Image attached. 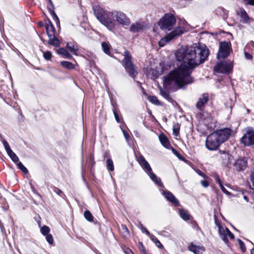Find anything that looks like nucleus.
<instances>
[{
	"label": "nucleus",
	"mask_w": 254,
	"mask_h": 254,
	"mask_svg": "<svg viewBox=\"0 0 254 254\" xmlns=\"http://www.w3.org/2000/svg\"><path fill=\"white\" fill-rule=\"evenodd\" d=\"M137 161L141 167L146 164L148 162L145 160V158L142 155H140Z\"/></svg>",
	"instance_id": "nucleus-34"
},
{
	"label": "nucleus",
	"mask_w": 254,
	"mask_h": 254,
	"mask_svg": "<svg viewBox=\"0 0 254 254\" xmlns=\"http://www.w3.org/2000/svg\"><path fill=\"white\" fill-rule=\"evenodd\" d=\"M55 192L59 195H60L63 192L61 190H60L58 188H56L55 190Z\"/></svg>",
	"instance_id": "nucleus-54"
},
{
	"label": "nucleus",
	"mask_w": 254,
	"mask_h": 254,
	"mask_svg": "<svg viewBox=\"0 0 254 254\" xmlns=\"http://www.w3.org/2000/svg\"><path fill=\"white\" fill-rule=\"evenodd\" d=\"M48 44L55 47H58L60 45V42L59 40L55 37L54 35L53 37H49Z\"/></svg>",
	"instance_id": "nucleus-23"
},
{
	"label": "nucleus",
	"mask_w": 254,
	"mask_h": 254,
	"mask_svg": "<svg viewBox=\"0 0 254 254\" xmlns=\"http://www.w3.org/2000/svg\"><path fill=\"white\" fill-rule=\"evenodd\" d=\"M50 230L49 227L47 226L42 227L40 229L41 233L44 236L49 234Z\"/></svg>",
	"instance_id": "nucleus-35"
},
{
	"label": "nucleus",
	"mask_w": 254,
	"mask_h": 254,
	"mask_svg": "<svg viewBox=\"0 0 254 254\" xmlns=\"http://www.w3.org/2000/svg\"><path fill=\"white\" fill-rule=\"evenodd\" d=\"M66 48L73 54L77 55V49L75 47V46L71 43H67L66 45Z\"/></svg>",
	"instance_id": "nucleus-31"
},
{
	"label": "nucleus",
	"mask_w": 254,
	"mask_h": 254,
	"mask_svg": "<svg viewBox=\"0 0 254 254\" xmlns=\"http://www.w3.org/2000/svg\"><path fill=\"white\" fill-rule=\"evenodd\" d=\"M179 215L180 217L184 220H188L190 219L189 214L183 209H180Z\"/></svg>",
	"instance_id": "nucleus-29"
},
{
	"label": "nucleus",
	"mask_w": 254,
	"mask_h": 254,
	"mask_svg": "<svg viewBox=\"0 0 254 254\" xmlns=\"http://www.w3.org/2000/svg\"><path fill=\"white\" fill-rule=\"evenodd\" d=\"M173 134L175 136H177L179 134V130H180V127H179L178 125H174L173 128Z\"/></svg>",
	"instance_id": "nucleus-39"
},
{
	"label": "nucleus",
	"mask_w": 254,
	"mask_h": 254,
	"mask_svg": "<svg viewBox=\"0 0 254 254\" xmlns=\"http://www.w3.org/2000/svg\"><path fill=\"white\" fill-rule=\"evenodd\" d=\"M230 47L227 42H221L219 46V52L217 55L218 60L227 58L230 54Z\"/></svg>",
	"instance_id": "nucleus-8"
},
{
	"label": "nucleus",
	"mask_w": 254,
	"mask_h": 254,
	"mask_svg": "<svg viewBox=\"0 0 254 254\" xmlns=\"http://www.w3.org/2000/svg\"><path fill=\"white\" fill-rule=\"evenodd\" d=\"M92 8L97 19L109 30L113 31L116 27L113 19V11L106 10L99 5H94Z\"/></svg>",
	"instance_id": "nucleus-3"
},
{
	"label": "nucleus",
	"mask_w": 254,
	"mask_h": 254,
	"mask_svg": "<svg viewBox=\"0 0 254 254\" xmlns=\"http://www.w3.org/2000/svg\"><path fill=\"white\" fill-rule=\"evenodd\" d=\"M238 241L239 246L240 247L241 250H242V251L243 252H244L246 251V247H245L244 243L240 239H238Z\"/></svg>",
	"instance_id": "nucleus-42"
},
{
	"label": "nucleus",
	"mask_w": 254,
	"mask_h": 254,
	"mask_svg": "<svg viewBox=\"0 0 254 254\" xmlns=\"http://www.w3.org/2000/svg\"><path fill=\"white\" fill-rule=\"evenodd\" d=\"M163 195L165 196L166 198L170 201L172 204L178 206L179 205V201L175 197V196L169 191H164L163 192Z\"/></svg>",
	"instance_id": "nucleus-17"
},
{
	"label": "nucleus",
	"mask_w": 254,
	"mask_h": 254,
	"mask_svg": "<svg viewBox=\"0 0 254 254\" xmlns=\"http://www.w3.org/2000/svg\"><path fill=\"white\" fill-rule=\"evenodd\" d=\"M198 116H199V118L200 119L205 121V124H208L211 123L212 119L211 115L207 112H200Z\"/></svg>",
	"instance_id": "nucleus-20"
},
{
	"label": "nucleus",
	"mask_w": 254,
	"mask_h": 254,
	"mask_svg": "<svg viewBox=\"0 0 254 254\" xmlns=\"http://www.w3.org/2000/svg\"><path fill=\"white\" fill-rule=\"evenodd\" d=\"M102 49L104 51V52L107 54V55H110V45L109 44L106 43V42H103L101 44Z\"/></svg>",
	"instance_id": "nucleus-25"
},
{
	"label": "nucleus",
	"mask_w": 254,
	"mask_h": 254,
	"mask_svg": "<svg viewBox=\"0 0 254 254\" xmlns=\"http://www.w3.org/2000/svg\"><path fill=\"white\" fill-rule=\"evenodd\" d=\"M244 55L245 58L247 60H251L253 58L252 55L246 52H245Z\"/></svg>",
	"instance_id": "nucleus-49"
},
{
	"label": "nucleus",
	"mask_w": 254,
	"mask_h": 254,
	"mask_svg": "<svg viewBox=\"0 0 254 254\" xmlns=\"http://www.w3.org/2000/svg\"><path fill=\"white\" fill-rule=\"evenodd\" d=\"M123 227H124V228H125L126 229L127 232H128V230H127V228L126 227V226L124 225V226H123Z\"/></svg>",
	"instance_id": "nucleus-59"
},
{
	"label": "nucleus",
	"mask_w": 254,
	"mask_h": 254,
	"mask_svg": "<svg viewBox=\"0 0 254 254\" xmlns=\"http://www.w3.org/2000/svg\"><path fill=\"white\" fill-rule=\"evenodd\" d=\"M51 14L52 15L53 19L56 21H57L58 22H59V18L57 16V15H56V14L55 13V12H53L52 13H51Z\"/></svg>",
	"instance_id": "nucleus-48"
},
{
	"label": "nucleus",
	"mask_w": 254,
	"mask_h": 254,
	"mask_svg": "<svg viewBox=\"0 0 254 254\" xmlns=\"http://www.w3.org/2000/svg\"><path fill=\"white\" fill-rule=\"evenodd\" d=\"M176 22L175 16L171 14H166L159 22V25L164 31L172 29Z\"/></svg>",
	"instance_id": "nucleus-4"
},
{
	"label": "nucleus",
	"mask_w": 254,
	"mask_h": 254,
	"mask_svg": "<svg viewBox=\"0 0 254 254\" xmlns=\"http://www.w3.org/2000/svg\"><path fill=\"white\" fill-rule=\"evenodd\" d=\"M113 18H115L116 21L123 25H129L130 24L129 19L125 13L119 11H113Z\"/></svg>",
	"instance_id": "nucleus-11"
},
{
	"label": "nucleus",
	"mask_w": 254,
	"mask_h": 254,
	"mask_svg": "<svg viewBox=\"0 0 254 254\" xmlns=\"http://www.w3.org/2000/svg\"><path fill=\"white\" fill-rule=\"evenodd\" d=\"M189 250L194 254H202L205 251V248L191 244L189 247Z\"/></svg>",
	"instance_id": "nucleus-18"
},
{
	"label": "nucleus",
	"mask_w": 254,
	"mask_h": 254,
	"mask_svg": "<svg viewBox=\"0 0 254 254\" xmlns=\"http://www.w3.org/2000/svg\"><path fill=\"white\" fill-rule=\"evenodd\" d=\"M222 191L225 193V194L229 195L230 194L229 192L226 190V189L224 188V187L222 185V184H220V186Z\"/></svg>",
	"instance_id": "nucleus-47"
},
{
	"label": "nucleus",
	"mask_w": 254,
	"mask_h": 254,
	"mask_svg": "<svg viewBox=\"0 0 254 254\" xmlns=\"http://www.w3.org/2000/svg\"><path fill=\"white\" fill-rule=\"evenodd\" d=\"M38 24H39V25L40 26H42L43 25V23H42V22H39L38 23Z\"/></svg>",
	"instance_id": "nucleus-58"
},
{
	"label": "nucleus",
	"mask_w": 254,
	"mask_h": 254,
	"mask_svg": "<svg viewBox=\"0 0 254 254\" xmlns=\"http://www.w3.org/2000/svg\"><path fill=\"white\" fill-rule=\"evenodd\" d=\"M209 54V50L205 45L194 44L190 47L180 48L176 52L175 57L178 61L182 62L164 77V87L167 90L176 91L192 83L191 73L207 59Z\"/></svg>",
	"instance_id": "nucleus-1"
},
{
	"label": "nucleus",
	"mask_w": 254,
	"mask_h": 254,
	"mask_svg": "<svg viewBox=\"0 0 254 254\" xmlns=\"http://www.w3.org/2000/svg\"><path fill=\"white\" fill-rule=\"evenodd\" d=\"M45 24H46L45 28L50 27L51 26H53V24H52V22H51V21L49 19H47L45 21Z\"/></svg>",
	"instance_id": "nucleus-51"
},
{
	"label": "nucleus",
	"mask_w": 254,
	"mask_h": 254,
	"mask_svg": "<svg viewBox=\"0 0 254 254\" xmlns=\"http://www.w3.org/2000/svg\"><path fill=\"white\" fill-rule=\"evenodd\" d=\"M232 68L233 63L231 62H219L214 67V70L217 72L229 73L231 71Z\"/></svg>",
	"instance_id": "nucleus-7"
},
{
	"label": "nucleus",
	"mask_w": 254,
	"mask_h": 254,
	"mask_svg": "<svg viewBox=\"0 0 254 254\" xmlns=\"http://www.w3.org/2000/svg\"><path fill=\"white\" fill-rule=\"evenodd\" d=\"M48 8L49 10L50 11V13L54 12V6L53 3L52 4H50L49 5H48Z\"/></svg>",
	"instance_id": "nucleus-45"
},
{
	"label": "nucleus",
	"mask_w": 254,
	"mask_h": 254,
	"mask_svg": "<svg viewBox=\"0 0 254 254\" xmlns=\"http://www.w3.org/2000/svg\"><path fill=\"white\" fill-rule=\"evenodd\" d=\"M18 168L21 170L25 174L28 173V170L22 164V163L20 162H18L17 164Z\"/></svg>",
	"instance_id": "nucleus-36"
},
{
	"label": "nucleus",
	"mask_w": 254,
	"mask_h": 254,
	"mask_svg": "<svg viewBox=\"0 0 254 254\" xmlns=\"http://www.w3.org/2000/svg\"><path fill=\"white\" fill-rule=\"evenodd\" d=\"M218 226L220 238L225 243L227 244L229 242L227 236H228L231 239L234 238V235L227 228L222 227L220 225H218Z\"/></svg>",
	"instance_id": "nucleus-12"
},
{
	"label": "nucleus",
	"mask_w": 254,
	"mask_h": 254,
	"mask_svg": "<svg viewBox=\"0 0 254 254\" xmlns=\"http://www.w3.org/2000/svg\"><path fill=\"white\" fill-rule=\"evenodd\" d=\"M124 56L125 57L123 60L124 67L129 75L133 78H134L138 72L135 69L134 64L131 60V56L127 51L125 52Z\"/></svg>",
	"instance_id": "nucleus-5"
},
{
	"label": "nucleus",
	"mask_w": 254,
	"mask_h": 254,
	"mask_svg": "<svg viewBox=\"0 0 254 254\" xmlns=\"http://www.w3.org/2000/svg\"><path fill=\"white\" fill-rule=\"evenodd\" d=\"M215 180H216L217 183H218L219 184V186H220V184H222V183H221L220 179L218 176H216L215 177Z\"/></svg>",
	"instance_id": "nucleus-53"
},
{
	"label": "nucleus",
	"mask_w": 254,
	"mask_h": 254,
	"mask_svg": "<svg viewBox=\"0 0 254 254\" xmlns=\"http://www.w3.org/2000/svg\"><path fill=\"white\" fill-rule=\"evenodd\" d=\"M144 26L142 24L136 22L132 24L129 28V30L134 33L138 32L142 30Z\"/></svg>",
	"instance_id": "nucleus-21"
},
{
	"label": "nucleus",
	"mask_w": 254,
	"mask_h": 254,
	"mask_svg": "<svg viewBox=\"0 0 254 254\" xmlns=\"http://www.w3.org/2000/svg\"><path fill=\"white\" fill-rule=\"evenodd\" d=\"M47 0L49 2V4H52V3H53L52 0Z\"/></svg>",
	"instance_id": "nucleus-62"
},
{
	"label": "nucleus",
	"mask_w": 254,
	"mask_h": 254,
	"mask_svg": "<svg viewBox=\"0 0 254 254\" xmlns=\"http://www.w3.org/2000/svg\"><path fill=\"white\" fill-rule=\"evenodd\" d=\"M45 236H46V240L49 243V244L50 245L53 244L54 242V240L52 235L51 234H48L46 235Z\"/></svg>",
	"instance_id": "nucleus-40"
},
{
	"label": "nucleus",
	"mask_w": 254,
	"mask_h": 254,
	"mask_svg": "<svg viewBox=\"0 0 254 254\" xmlns=\"http://www.w3.org/2000/svg\"><path fill=\"white\" fill-rule=\"evenodd\" d=\"M43 56L46 60H49L52 57V53L50 51H46L43 53Z\"/></svg>",
	"instance_id": "nucleus-41"
},
{
	"label": "nucleus",
	"mask_w": 254,
	"mask_h": 254,
	"mask_svg": "<svg viewBox=\"0 0 254 254\" xmlns=\"http://www.w3.org/2000/svg\"><path fill=\"white\" fill-rule=\"evenodd\" d=\"M148 99L149 101L151 102L153 104L158 105L159 104V101L157 99V98L154 96H149L148 97Z\"/></svg>",
	"instance_id": "nucleus-37"
},
{
	"label": "nucleus",
	"mask_w": 254,
	"mask_h": 254,
	"mask_svg": "<svg viewBox=\"0 0 254 254\" xmlns=\"http://www.w3.org/2000/svg\"><path fill=\"white\" fill-rule=\"evenodd\" d=\"M208 95L207 93H204L198 98L196 104V108L200 111H202L205 105L208 101Z\"/></svg>",
	"instance_id": "nucleus-14"
},
{
	"label": "nucleus",
	"mask_w": 254,
	"mask_h": 254,
	"mask_svg": "<svg viewBox=\"0 0 254 254\" xmlns=\"http://www.w3.org/2000/svg\"><path fill=\"white\" fill-rule=\"evenodd\" d=\"M61 64L63 67L68 69H71L74 67V65L71 63L67 61H62L61 62Z\"/></svg>",
	"instance_id": "nucleus-27"
},
{
	"label": "nucleus",
	"mask_w": 254,
	"mask_h": 254,
	"mask_svg": "<svg viewBox=\"0 0 254 254\" xmlns=\"http://www.w3.org/2000/svg\"><path fill=\"white\" fill-rule=\"evenodd\" d=\"M221 158L222 159L223 163L227 165L230 163L232 159V156L224 151H220Z\"/></svg>",
	"instance_id": "nucleus-19"
},
{
	"label": "nucleus",
	"mask_w": 254,
	"mask_h": 254,
	"mask_svg": "<svg viewBox=\"0 0 254 254\" xmlns=\"http://www.w3.org/2000/svg\"><path fill=\"white\" fill-rule=\"evenodd\" d=\"M57 53L58 54L62 55L67 59L72 58L71 55L70 54H69L67 51L64 48H60L59 50H57Z\"/></svg>",
	"instance_id": "nucleus-24"
},
{
	"label": "nucleus",
	"mask_w": 254,
	"mask_h": 254,
	"mask_svg": "<svg viewBox=\"0 0 254 254\" xmlns=\"http://www.w3.org/2000/svg\"><path fill=\"white\" fill-rule=\"evenodd\" d=\"M140 228L143 233H146L149 236L151 235L149 232L145 227H144L143 225L141 223H140Z\"/></svg>",
	"instance_id": "nucleus-43"
},
{
	"label": "nucleus",
	"mask_w": 254,
	"mask_h": 254,
	"mask_svg": "<svg viewBox=\"0 0 254 254\" xmlns=\"http://www.w3.org/2000/svg\"><path fill=\"white\" fill-rule=\"evenodd\" d=\"M183 29L181 27L176 28L172 32L168 34L166 36L162 38L158 43L159 46L161 47L165 46L171 40L176 38L177 37L182 35L183 33Z\"/></svg>",
	"instance_id": "nucleus-6"
},
{
	"label": "nucleus",
	"mask_w": 254,
	"mask_h": 254,
	"mask_svg": "<svg viewBox=\"0 0 254 254\" xmlns=\"http://www.w3.org/2000/svg\"><path fill=\"white\" fill-rule=\"evenodd\" d=\"M2 142L7 154L11 158V159L14 162H18L19 161V158L17 157V156L15 154V153H14L12 151V150L10 149L8 142L5 139H3Z\"/></svg>",
	"instance_id": "nucleus-15"
},
{
	"label": "nucleus",
	"mask_w": 254,
	"mask_h": 254,
	"mask_svg": "<svg viewBox=\"0 0 254 254\" xmlns=\"http://www.w3.org/2000/svg\"><path fill=\"white\" fill-rule=\"evenodd\" d=\"M113 113H114V116H115V119H116V121L118 123H120V119L118 115L117 114L115 109L113 110Z\"/></svg>",
	"instance_id": "nucleus-46"
},
{
	"label": "nucleus",
	"mask_w": 254,
	"mask_h": 254,
	"mask_svg": "<svg viewBox=\"0 0 254 254\" xmlns=\"http://www.w3.org/2000/svg\"><path fill=\"white\" fill-rule=\"evenodd\" d=\"M251 254H254V249H253L251 252Z\"/></svg>",
	"instance_id": "nucleus-60"
},
{
	"label": "nucleus",
	"mask_w": 254,
	"mask_h": 254,
	"mask_svg": "<svg viewBox=\"0 0 254 254\" xmlns=\"http://www.w3.org/2000/svg\"><path fill=\"white\" fill-rule=\"evenodd\" d=\"M123 133H124V135L126 138V139L127 140L128 139V138H129V135L126 132L125 130H123Z\"/></svg>",
	"instance_id": "nucleus-55"
},
{
	"label": "nucleus",
	"mask_w": 254,
	"mask_h": 254,
	"mask_svg": "<svg viewBox=\"0 0 254 254\" xmlns=\"http://www.w3.org/2000/svg\"><path fill=\"white\" fill-rule=\"evenodd\" d=\"M243 198L247 202L249 201V199L246 195H244Z\"/></svg>",
	"instance_id": "nucleus-56"
},
{
	"label": "nucleus",
	"mask_w": 254,
	"mask_h": 254,
	"mask_svg": "<svg viewBox=\"0 0 254 254\" xmlns=\"http://www.w3.org/2000/svg\"><path fill=\"white\" fill-rule=\"evenodd\" d=\"M159 89L160 93L163 97L167 100H170L171 99V97L168 92L165 91L164 89L161 86H159Z\"/></svg>",
	"instance_id": "nucleus-26"
},
{
	"label": "nucleus",
	"mask_w": 254,
	"mask_h": 254,
	"mask_svg": "<svg viewBox=\"0 0 254 254\" xmlns=\"http://www.w3.org/2000/svg\"><path fill=\"white\" fill-rule=\"evenodd\" d=\"M200 184L202 185V187L204 188H207L209 186V184L207 181L206 180H201L200 181Z\"/></svg>",
	"instance_id": "nucleus-44"
},
{
	"label": "nucleus",
	"mask_w": 254,
	"mask_h": 254,
	"mask_svg": "<svg viewBox=\"0 0 254 254\" xmlns=\"http://www.w3.org/2000/svg\"><path fill=\"white\" fill-rule=\"evenodd\" d=\"M197 174L202 177L204 179H208V177L207 176H206L203 172H202L201 171H200V170H198L197 172Z\"/></svg>",
	"instance_id": "nucleus-50"
},
{
	"label": "nucleus",
	"mask_w": 254,
	"mask_h": 254,
	"mask_svg": "<svg viewBox=\"0 0 254 254\" xmlns=\"http://www.w3.org/2000/svg\"><path fill=\"white\" fill-rule=\"evenodd\" d=\"M150 74H151L152 75V77H151V78L153 77V78H156L157 77H158V76L159 75V72L157 70L151 69L148 72L149 75Z\"/></svg>",
	"instance_id": "nucleus-38"
},
{
	"label": "nucleus",
	"mask_w": 254,
	"mask_h": 254,
	"mask_svg": "<svg viewBox=\"0 0 254 254\" xmlns=\"http://www.w3.org/2000/svg\"><path fill=\"white\" fill-rule=\"evenodd\" d=\"M231 133V129L228 128L213 132L206 138L205 141L206 147L209 150H216L221 144L228 139Z\"/></svg>",
	"instance_id": "nucleus-2"
},
{
	"label": "nucleus",
	"mask_w": 254,
	"mask_h": 254,
	"mask_svg": "<svg viewBox=\"0 0 254 254\" xmlns=\"http://www.w3.org/2000/svg\"><path fill=\"white\" fill-rule=\"evenodd\" d=\"M247 159L245 157L237 159L234 163V169L237 171H244L247 167Z\"/></svg>",
	"instance_id": "nucleus-13"
},
{
	"label": "nucleus",
	"mask_w": 254,
	"mask_h": 254,
	"mask_svg": "<svg viewBox=\"0 0 254 254\" xmlns=\"http://www.w3.org/2000/svg\"><path fill=\"white\" fill-rule=\"evenodd\" d=\"M237 14L240 16L241 20L240 21L243 23H247L250 22L251 18L248 16L247 13L244 9L240 8L237 11Z\"/></svg>",
	"instance_id": "nucleus-16"
},
{
	"label": "nucleus",
	"mask_w": 254,
	"mask_h": 254,
	"mask_svg": "<svg viewBox=\"0 0 254 254\" xmlns=\"http://www.w3.org/2000/svg\"><path fill=\"white\" fill-rule=\"evenodd\" d=\"M159 139L162 145L165 148H168L170 145L169 141L167 137L163 133L159 136Z\"/></svg>",
	"instance_id": "nucleus-22"
},
{
	"label": "nucleus",
	"mask_w": 254,
	"mask_h": 254,
	"mask_svg": "<svg viewBox=\"0 0 254 254\" xmlns=\"http://www.w3.org/2000/svg\"><path fill=\"white\" fill-rule=\"evenodd\" d=\"M142 251V253H143V254H146V253L145 250L143 249Z\"/></svg>",
	"instance_id": "nucleus-61"
},
{
	"label": "nucleus",
	"mask_w": 254,
	"mask_h": 254,
	"mask_svg": "<svg viewBox=\"0 0 254 254\" xmlns=\"http://www.w3.org/2000/svg\"><path fill=\"white\" fill-rule=\"evenodd\" d=\"M150 239L154 243L156 244V246L159 248H162L163 245L161 244V243L160 242V241L157 239V238H156L154 235L151 234L149 236Z\"/></svg>",
	"instance_id": "nucleus-30"
},
{
	"label": "nucleus",
	"mask_w": 254,
	"mask_h": 254,
	"mask_svg": "<svg viewBox=\"0 0 254 254\" xmlns=\"http://www.w3.org/2000/svg\"><path fill=\"white\" fill-rule=\"evenodd\" d=\"M241 142L245 146H250L254 144V130L248 128L241 138Z\"/></svg>",
	"instance_id": "nucleus-9"
},
{
	"label": "nucleus",
	"mask_w": 254,
	"mask_h": 254,
	"mask_svg": "<svg viewBox=\"0 0 254 254\" xmlns=\"http://www.w3.org/2000/svg\"><path fill=\"white\" fill-rule=\"evenodd\" d=\"M84 216L85 218L89 222L93 221V216L89 210H86L84 213Z\"/></svg>",
	"instance_id": "nucleus-32"
},
{
	"label": "nucleus",
	"mask_w": 254,
	"mask_h": 254,
	"mask_svg": "<svg viewBox=\"0 0 254 254\" xmlns=\"http://www.w3.org/2000/svg\"><path fill=\"white\" fill-rule=\"evenodd\" d=\"M142 169L145 171V172L149 176L151 180L154 182L156 185L159 187H163V185L160 178L157 177L155 174H154L152 171V170L147 162L145 165L142 167Z\"/></svg>",
	"instance_id": "nucleus-10"
},
{
	"label": "nucleus",
	"mask_w": 254,
	"mask_h": 254,
	"mask_svg": "<svg viewBox=\"0 0 254 254\" xmlns=\"http://www.w3.org/2000/svg\"><path fill=\"white\" fill-rule=\"evenodd\" d=\"M126 254H133L131 251L129 249H126L124 250Z\"/></svg>",
	"instance_id": "nucleus-52"
},
{
	"label": "nucleus",
	"mask_w": 254,
	"mask_h": 254,
	"mask_svg": "<svg viewBox=\"0 0 254 254\" xmlns=\"http://www.w3.org/2000/svg\"><path fill=\"white\" fill-rule=\"evenodd\" d=\"M90 159L91 161H93L94 160V157L93 155H91L90 156Z\"/></svg>",
	"instance_id": "nucleus-57"
},
{
	"label": "nucleus",
	"mask_w": 254,
	"mask_h": 254,
	"mask_svg": "<svg viewBox=\"0 0 254 254\" xmlns=\"http://www.w3.org/2000/svg\"><path fill=\"white\" fill-rule=\"evenodd\" d=\"M46 32L48 37H53L55 35V29L54 26H51L50 27H46Z\"/></svg>",
	"instance_id": "nucleus-28"
},
{
	"label": "nucleus",
	"mask_w": 254,
	"mask_h": 254,
	"mask_svg": "<svg viewBox=\"0 0 254 254\" xmlns=\"http://www.w3.org/2000/svg\"><path fill=\"white\" fill-rule=\"evenodd\" d=\"M107 167L110 171H113L114 170L113 162L111 159H108L107 160Z\"/></svg>",
	"instance_id": "nucleus-33"
}]
</instances>
